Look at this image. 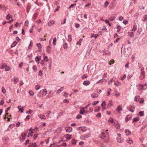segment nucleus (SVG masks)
Segmentation results:
<instances>
[{"label":"nucleus","instance_id":"nucleus-52","mask_svg":"<svg viewBox=\"0 0 147 147\" xmlns=\"http://www.w3.org/2000/svg\"><path fill=\"white\" fill-rule=\"evenodd\" d=\"M114 79V78H113L111 79L110 81H109L108 82V84H110L112 82L113 80Z\"/></svg>","mask_w":147,"mask_h":147},{"label":"nucleus","instance_id":"nucleus-48","mask_svg":"<svg viewBox=\"0 0 147 147\" xmlns=\"http://www.w3.org/2000/svg\"><path fill=\"white\" fill-rule=\"evenodd\" d=\"M108 121L111 123H112L113 122V119L112 118H110L109 119Z\"/></svg>","mask_w":147,"mask_h":147},{"label":"nucleus","instance_id":"nucleus-12","mask_svg":"<svg viewBox=\"0 0 147 147\" xmlns=\"http://www.w3.org/2000/svg\"><path fill=\"white\" fill-rule=\"evenodd\" d=\"M103 52H104L105 53V55H106L110 56L111 55V52L107 50L105 51L104 50Z\"/></svg>","mask_w":147,"mask_h":147},{"label":"nucleus","instance_id":"nucleus-8","mask_svg":"<svg viewBox=\"0 0 147 147\" xmlns=\"http://www.w3.org/2000/svg\"><path fill=\"white\" fill-rule=\"evenodd\" d=\"M90 84V82L88 80H86L84 81L83 83V84L84 86H88Z\"/></svg>","mask_w":147,"mask_h":147},{"label":"nucleus","instance_id":"nucleus-64","mask_svg":"<svg viewBox=\"0 0 147 147\" xmlns=\"http://www.w3.org/2000/svg\"><path fill=\"white\" fill-rule=\"evenodd\" d=\"M80 24H76L75 25V27L76 28H78L80 27Z\"/></svg>","mask_w":147,"mask_h":147},{"label":"nucleus","instance_id":"nucleus-14","mask_svg":"<svg viewBox=\"0 0 147 147\" xmlns=\"http://www.w3.org/2000/svg\"><path fill=\"white\" fill-rule=\"evenodd\" d=\"M117 109L118 112L119 113H120V112L122 110V107L119 106L117 107Z\"/></svg>","mask_w":147,"mask_h":147},{"label":"nucleus","instance_id":"nucleus-40","mask_svg":"<svg viewBox=\"0 0 147 147\" xmlns=\"http://www.w3.org/2000/svg\"><path fill=\"white\" fill-rule=\"evenodd\" d=\"M144 19H143V21L145 22L147 20V15H145L144 16Z\"/></svg>","mask_w":147,"mask_h":147},{"label":"nucleus","instance_id":"nucleus-54","mask_svg":"<svg viewBox=\"0 0 147 147\" xmlns=\"http://www.w3.org/2000/svg\"><path fill=\"white\" fill-rule=\"evenodd\" d=\"M71 138L70 136H69V134L67 135L66 138L68 140H69L71 139Z\"/></svg>","mask_w":147,"mask_h":147},{"label":"nucleus","instance_id":"nucleus-49","mask_svg":"<svg viewBox=\"0 0 147 147\" xmlns=\"http://www.w3.org/2000/svg\"><path fill=\"white\" fill-rule=\"evenodd\" d=\"M76 4L75 3L71 4L69 7V9L71 7L74 6H76Z\"/></svg>","mask_w":147,"mask_h":147},{"label":"nucleus","instance_id":"nucleus-3","mask_svg":"<svg viewBox=\"0 0 147 147\" xmlns=\"http://www.w3.org/2000/svg\"><path fill=\"white\" fill-rule=\"evenodd\" d=\"M141 87V88H140V90H146L147 88V85L146 84H141L139 85Z\"/></svg>","mask_w":147,"mask_h":147},{"label":"nucleus","instance_id":"nucleus-56","mask_svg":"<svg viewBox=\"0 0 147 147\" xmlns=\"http://www.w3.org/2000/svg\"><path fill=\"white\" fill-rule=\"evenodd\" d=\"M44 61L45 60H43L41 61L40 62V64L42 65L43 66L45 65V64L44 63Z\"/></svg>","mask_w":147,"mask_h":147},{"label":"nucleus","instance_id":"nucleus-32","mask_svg":"<svg viewBox=\"0 0 147 147\" xmlns=\"http://www.w3.org/2000/svg\"><path fill=\"white\" fill-rule=\"evenodd\" d=\"M57 40L56 38V37H55L53 39V44L54 45H56L55 42H56Z\"/></svg>","mask_w":147,"mask_h":147},{"label":"nucleus","instance_id":"nucleus-50","mask_svg":"<svg viewBox=\"0 0 147 147\" xmlns=\"http://www.w3.org/2000/svg\"><path fill=\"white\" fill-rule=\"evenodd\" d=\"M29 93L31 96H33L34 94V93L31 91H30L29 92Z\"/></svg>","mask_w":147,"mask_h":147},{"label":"nucleus","instance_id":"nucleus-23","mask_svg":"<svg viewBox=\"0 0 147 147\" xmlns=\"http://www.w3.org/2000/svg\"><path fill=\"white\" fill-rule=\"evenodd\" d=\"M128 34L131 37H133L134 36V34L133 32H128Z\"/></svg>","mask_w":147,"mask_h":147},{"label":"nucleus","instance_id":"nucleus-30","mask_svg":"<svg viewBox=\"0 0 147 147\" xmlns=\"http://www.w3.org/2000/svg\"><path fill=\"white\" fill-rule=\"evenodd\" d=\"M114 84L117 86H119L121 85V83L120 82H118L117 83L116 82H115L114 83Z\"/></svg>","mask_w":147,"mask_h":147},{"label":"nucleus","instance_id":"nucleus-18","mask_svg":"<svg viewBox=\"0 0 147 147\" xmlns=\"http://www.w3.org/2000/svg\"><path fill=\"white\" fill-rule=\"evenodd\" d=\"M55 21L53 20H51L49 22H48V25L49 26H51V25L54 24L55 23Z\"/></svg>","mask_w":147,"mask_h":147},{"label":"nucleus","instance_id":"nucleus-55","mask_svg":"<svg viewBox=\"0 0 147 147\" xmlns=\"http://www.w3.org/2000/svg\"><path fill=\"white\" fill-rule=\"evenodd\" d=\"M126 77V75L125 74H124L123 77L121 78V80H123Z\"/></svg>","mask_w":147,"mask_h":147},{"label":"nucleus","instance_id":"nucleus-13","mask_svg":"<svg viewBox=\"0 0 147 147\" xmlns=\"http://www.w3.org/2000/svg\"><path fill=\"white\" fill-rule=\"evenodd\" d=\"M21 136H22V138H20L21 139L24 140L25 139V137L26 136V135L25 134H24L23 133H22L21 134Z\"/></svg>","mask_w":147,"mask_h":147},{"label":"nucleus","instance_id":"nucleus-15","mask_svg":"<svg viewBox=\"0 0 147 147\" xmlns=\"http://www.w3.org/2000/svg\"><path fill=\"white\" fill-rule=\"evenodd\" d=\"M85 112L84 108L82 107L80 110V114L83 115L84 113Z\"/></svg>","mask_w":147,"mask_h":147},{"label":"nucleus","instance_id":"nucleus-28","mask_svg":"<svg viewBox=\"0 0 147 147\" xmlns=\"http://www.w3.org/2000/svg\"><path fill=\"white\" fill-rule=\"evenodd\" d=\"M127 142H128L129 144H131L132 143V140L131 138H129L127 139Z\"/></svg>","mask_w":147,"mask_h":147},{"label":"nucleus","instance_id":"nucleus-37","mask_svg":"<svg viewBox=\"0 0 147 147\" xmlns=\"http://www.w3.org/2000/svg\"><path fill=\"white\" fill-rule=\"evenodd\" d=\"M109 4V3L108 1H106L105 2L104 5V7H106Z\"/></svg>","mask_w":147,"mask_h":147},{"label":"nucleus","instance_id":"nucleus-27","mask_svg":"<svg viewBox=\"0 0 147 147\" xmlns=\"http://www.w3.org/2000/svg\"><path fill=\"white\" fill-rule=\"evenodd\" d=\"M100 137L102 139H103L104 138L106 137V136L104 133H102V134L101 136H100Z\"/></svg>","mask_w":147,"mask_h":147},{"label":"nucleus","instance_id":"nucleus-51","mask_svg":"<svg viewBox=\"0 0 147 147\" xmlns=\"http://www.w3.org/2000/svg\"><path fill=\"white\" fill-rule=\"evenodd\" d=\"M105 22L106 23H107L109 26H111V24L109 23V20H105Z\"/></svg>","mask_w":147,"mask_h":147},{"label":"nucleus","instance_id":"nucleus-53","mask_svg":"<svg viewBox=\"0 0 147 147\" xmlns=\"http://www.w3.org/2000/svg\"><path fill=\"white\" fill-rule=\"evenodd\" d=\"M18 80V78H16L15 79H14V84H16L17 83V82Z\"/></svg>","mask_w":147,"mask_h":147},{"label":"nucleus","instance_id":"nucleus-62","mask_svg":"<svg viewBox=\"0 0 147 147\" xmlns=\"http://www.w3.org/2000/svg\"><path fill=\"white\" fill-rule=\"evenodd\" d=\"M4 101L3 100H2L0 103V105H3L4 103Z\"/></svg>","mask_w":147,"mask_h":147},{"label":"nucleus","instance_id":"nucleus-9","mask_svg":"<svg viewBox=\"0 0 147 147\" xmlns=\"http://www.w3.org/2000/svg\"><path fill=\"white\" fill-rule=\"evenodd\" d=\"M125 132L126 134V135L127 136H129L131 135V132L128 129H126L125 131Z\"/></svg>","mask_w":147,"mask_h":147},{"label":"nucleus","instance_id":"nucleus-63","mask_svg":"<svg viewBox=\"0 0 147 147\" xmlns=\"http://www.w3.org/2000/svg\"><path fill=\"white\" fill-rule=\"evenodd\" d=\"M29 142V139H27V140L26 141V142L24 143L25 145H26L28 144Z\"/></svg>","mask_w":147,"mask_h":147},{"label":"nucleus","instance_id":"nucleus-24","mask_svg":"<svg viewBox=\"0 0 147 147\" xmlns=\"http://www.w3.org/2000/svg\"><path fill=\"white\" fill-rule=\"evenodd\" d=\"M91 96L93 98H97L98 96V95L96 94H92L91 95Z\"/></svg>","mask_w":147,"mask_h":147},{"label":"nucleus","instance_id":"nucleus-61","mask_svg":"<svg viewBox=\"0 0 147 147\" xmlns=\"http://www.w3.org/2000/svg\"><path fill=\"white\" fill-rule=\"evenodd\" d=\"M101 113H98L96 115V116L98 117H101Z\"/></svg>","mask_w":147,"mask_h":147},{"label":"nucleus","instance_id":"nucleus-4","mask_svg":"<svg viewBox=\"0 0 147 147\" xmlns=\"http://www.w3.org/2000/svg\"><path fill=\"white\" fill-rule=\"evenodd\" d=\"M32 146L33 147H38V145L36 144L35 143H30L28 145V147H31Z\"/></svg>","mask_w":147,"mask_h":147},{"label":"nucleus","instance_id":"nucleus-1","mask_svg":"<svg viewBox=\"0 0 147 147\" xmlns=\"http://www.w3.org/2000/svg\"><path fill=\"white\" fill-rule=\"evenodd\" d=\"M131 47H128L125 49L124 55L125 57H128L131 55V51H129Z\"/></svg>","mask_w":147,"mask_h":147},{"label":"nucleus","instance_id":"nucleus-16","mask_svg":"<svg viewBox=\"0 0 147 147\" xmlns=\"http://www.w3.org/2000/svg\"><path fill=\"white\" fill-rule=\"evenodd\" d=\"M135 109V107L134 106H131L129 110V111L131 112H133L134 111V110Z\"/></svg>","mask_w":147,"mask_h":147},{"label":"nucleus","instance_id":"nucleus-2","mask_svg":"<svg viewBox=\"0 0 147 147\" xmlns=\"http://www.w3.org/2000/svg\"><path fill=\"white\" fill-rule=\"evenodd\" d=\"M141 72L140 73V80H142L145 78V74L144 72L142 69L141 70Z\"/></svg>","mask_w":147,"mask_h":147},{"label":"nucleus","instance_id":"nucleus-45","mask_svg":"<svg viewBox=\"0 0 147 147\" xmlns=\"http://www.w3.org/2000/svg\"><path fill=\"white\" fill-rule=\"evenodd\" d=\"M10 67H7H7H6L5 68V70L6 71H8L10 69Z\"/></svg>","mask_w":147,"mask_h":147},{"label":"nucleus","instance_id":"nucleus-58","mask_svg":"<svg viewBox=\"0 0 147 147\" xmlns=\"http://www.w3.org/2000/svg\"><path fill=\"white\" fill-rule=\"evenodd\" d=\"M81 117L82 116L80 115H78L76 117V118L77 119H80Z\"/></svg>","mask_w":147,"mask_h":147},{"label":"nucleus","instance_id":"nucleus-19","mask_svg":"<svg viewBox=\"0 0 147 147\" xmlns=\"http://www.w3.org/2000/svg\"><path fill=\"white\" fill-rule=\"evenodd\" d=\"M84 135V138H89L90 136V133H87L85 134Z\"/></svg>","mask_w":147,"mask_h":147},{"label":"nucleus","instance_id":"nucleus-11","mask_svg":"<svg viewBox=\"0 0 147 147\" xmlns=\"http://www.w3.org/2000/svg\"><path fill=\"white\" fill-rule=\"evenodd\" d=\"M51 48L49 46L47 47L46 51L49 53L50 54L51 52Z\"/></svg>","mask_w":147,"mask_h":147},{"label":"nucleus","instance_id":"nucleus-25","mask_svg":"<svg viewBox=\"0 0 147 147\" xmlns=\"http://www.w3.org/2000/svg\"><path fill=\"white\" fill-rule=\"evenodd\" d=\"M12 18L11 15H9V14H8L6 17V19L7 20H9L10 18Z\"/></svg>","mask_w":147,"mask_h":147},{"label":"nucleus","instance_id":"nucleus-47","mask_svg":"<svg viewBox=\"0 0 147 147\" xmlns=\"http://www.w3.org/2000/svg\"><path fill=\"white\" fill-rule=\"evenodd\" d=\"M109 20L111 21H113L115 20L114 18H113V17L112 16H110L109 18Z\"/></svg>","mask_w":147,"mask_h":147},{"label":"nucleus","instance_id":"nucleus-33","mask_svg":"<svg viewBox=\"0 0 147 147\" xmlns=\"http://www.w3.org/2000/svg\"><path fill=\"white\" fill-rule=\"evenodd\" d=\"M105 104L106 103L105 101H104L102 102V103L101 105V106L102 107V108H104V109L105 108V107H104V105L105 106Z\"/></svg>","mask_w":147,"mask_h":147},{"label":"nucleus","instance_id":"nucleus-17","mask_svg":"<svg viewBox=\"0 0 147 147\" xmlns=\"http://www.w3.org/2000/svg\"><path fill=\"white\" fill-rule=\"evenodd\" d=\"M67 40L69 42H71L72 41V39L71 38V35H68Z\"/></svg>","mask_w":147,"mask_h":147},{"label":"nucleus","instance_id":"nucleus-41","mask_svg":"<svg viewBox=\"0 0 147 147\" xmlns=\"http://www.w3.org/2000/svg\"><path fill=\"white\" fill-rule=\"evenodd\" d=\"M117 29V32H119L120 30V28L119 25H118L117 26L116 28Z\"/></svg>","mask_w":147,"mask_h":147},{"label":"nucleus","instance_id":"nucleus-5","mask_svg":"<svg viewBox=\"0 0 147 147\" xmlns=\"http://www.w3.org/2000/svg\"><path fill=\"white\" fill-rule=\"evenodd\" d=\"M40 92L42 95H46L47 94V90L46 89H44L42 90H41Z\"/></svg>","mask_w":147,"mask_h":147},{"label":"nucleus","instance_id":"nucleus-29","mask_svg":"<svg viewBox=\"0 0 147 147\" xmlns=\"http://www.w3.org/2000/svg\"><path fill=\"white\" fill-rule=\"evenodd\" d=\"M140 98L139 96H135L134 98V100L136 101H138V99Z\"/></svg>","mask_w":147,"mask_h":147},{"label":"nucleus","instance_id":"nucleus-35","mask_svg":"<svg viewBox=\"0 0 147 147\" xmlns=\"http://www.w3.org/2000/svg\"><path fill=\"white\" fill-rule=\"evenodd\" d=\"M40 86L39 85H37L35 86V89L36 90H37L40 89Z\"/></svg>","mask_w":147,"mask_h":147},{"label":"nucleus","instance_id":"nucleus-34","mask_svg":"<svg viewBox=\"0 0 147 147\" xmlns=\"http://www.w3.org/2000/svg\"><path fill=\"white\" fill-rule=\"evenodd\" d=\"M67 45L68 44L67 43H65L63 45V47L65 49H67L68 47L67 46Z\"/></svg>","mask_w":147,"mask_h":147},{"label":"nucleus","instance_id":"nucleus-43","mask_svg":"<svg viewBox=\"0 0 147 147\" xmlns=\"http://www.w3.org/2000/svg\"><path fill=\"white\" fill-rule=\"evenodd\" d=\"M32 69L34 71H36L37 69L36 66L35 65H34L33 66Z\"/></svg>","mask_w":147,"mask_h":147},{"label":"nucleus","instance_id":"nucleus-31","mask_svg":"<svg viewBox=\"0 0 147 147\" xmlns=\"http://www.w3.org/2000/svg\"><path fill=\"white\" fill-rule=\"evenodd\" d=\"M137 29V26L135 25H134L133 27L132 30L133 31H135Z\"/></svg>","mask_w":147,"mask_h":147},{"label":"nucleus","instance_id":"nucleus-6","mask_svg":"<svg viewBox=\"0 0 147 147\" xmlns=\"http://www.w3.org/2000/svg\"><path fill=\"white\" fill-rule=\"evenodd\" d=\"M131 118V116L130 115H127L125 117V120L126 122L130 120Z\"/></svg>","mask_w":147,"mask_h":147},{"label":"nucleus","instance_id":"nucleus-38","mask_svg":"<svg viewBox=\"0 0 147 147\" xmlns=\"http://www.w3.org/2000/svg\"><path fill=\"white\" fill-rule=\"evenodd\" d=\"M139 113L141 116H143L144 114V112L143 111H140L139 112Z\"/></svg>","mask_w":147,"mask_h":147},{"label":"nucleus","instance_id":"nucleus-26","mask_svg":"<svg viewBox=\"0 0 147 147\" xmlns=\"http://www.w3.org/2000/svg\"><path fill=\"white\" fill-rule=\"evenodd\" d=\"M139 119L138 117L134 118L133 119V122H136L137 121H139Z\"/></svg>","mask_w":147,"mask_h":147},{"label":"nucleus","instance_id":"nucleus-36","mask_svg":"<svg viewBox=\"0 0 147 147\" xmlns=\"http://www.w3.org/2000/svg\"><path fill=\"white\" fill-rule=\"evenodd\" d=\"M1 89H2L1 91H2V92L3 94L5 93H6V91L5 89V88L3 87Z\"/></svg>","mask_w":147,"mask_h":147},{"label":"nucleus","instance_id":"nucleus-60","mask_svg":"<svg viewBox=\"0 0 147 147\" xmlns=\"http://www.w3.org/2000/svg\"><path fill=\"white\" fill-rule=\"evenodd\" d=\"M127 22H128V21H127V20H124L123 22V23L125 24H127Z\"/></svg>","mask_w":147,"mask_h":147},{"label":"nucleus","instance_id":"nucleus-57","mask_svg":"<svg viewBox=\"0 0 147 147\" xmlns=\"http://www.w3.org/2000/svg\"><path fill=\"white\" fill-rule=\"evenodd\" d=\"M63 102L64 103H65L67 102V103H68L69 102V101L67 99H65L63 101Z\"/></svg>","mask_w":147,"mask_h":147},{"label":"nucleus","instance_id":"nucleus-22","mask_svg":"<svg viewBox=\"0 0 147 147\" xmlns=\"http://www.w3.org/2000/svg\"><path fill=\"white\" fill-rule=\"evenodd\" d=\"M7 65L5 64H2L1 65V69H3L7 67Z\"/></svg>","mask_w":147,"mask_h":147},{"label":"nucleus","instance_id":"nucleus-46","mask_svg":"<svg viewBox=\"0 0 147 147\" xmlns=\"http://www.w3.org/2000/svg\"><path fill=\"white\" fill-rule=\"evenodd\" d=\"M120 125L119 124H117L115 125V127H116V128L119 129L120 128Z\"/></svg>","mask_w":147,"mask_h":147},{"label":"nucleus","instance_id":"nucleus-10","mask_svg":"<svg viewBox=\"0 0 147 147\" xmlns=\"http://www.w3.org/2000/svg\"><path fill=\"white\" fill-rule=\"evenodd\" d=\"M116 139H117V142H118L121 143H122L123 141V140L121 138V137H117V138Z\"/></svg>","mask_w":147,"mask_h":147},{"label":"nucleus","instance_id":"nucleus-39","mask_svg":"<svg viewBox=\"0 0 147 147\" xmlns=\"http://www.w3.org/2000/svg\"><path fill=\"white\" fill-rule=\"evenodd\" d=\"M40 59V58L38 56H36L35 57V61L37 62L39 61V60Z\"/></svg>","mask_w":147,"mask_h":147},{"label":"nucleus","instance_id":"nucleus-59","mask_svg":"<svg viewBox=\"0 0 147 147\" xmlns=\"http://www.w3.org/2000/svg\"><path fill=\"white\" fill-rule=\"evenodd\" d=\"M103 82V80L102 79H100L99 81L96 82L97 84H99L100 83H102Z\"/></svg>","mask_w":147,"mask_h":147},{"label":"nucleus","instance_id":"nucleus-21","mask_svg":"<svg viewBox=\"0 0 147 147\" xmlns=\"http://www.w3.org/2000/svg\"><path fill=\"white\" fill-rule=\"evenodd\" d=\"M36 45L37 47L39 49H40V51H41V49L42 48V46L41 45L40 43H37L36 44Z\"/></svg>","mask_w":147,"mask_h":147},{"label":"nucleus","instance_id":"nucleus-7","mask_svg":"<svg viewBox=\"0 0 147 147\" xmlns=\"http://www.w3.org/2000/svg\"><path fill=\"white\" fill-rule=\"evenodd\" d=\"M66 131L67 133L70 132L72 131V128L71 127H68L65 128Z\"/></svg>","mask_w":147,"mask_h":147},{"label":"nucleus","instance_id":"nucleus-44","mask_svg":"<svg viewBox=\"0 0 147 147\" xmlns=\"http://www.w3.org/2000/svg\"><path fill=\"white\" fill-rule=\"evenodd\" d=\"M87 77V75L86 74H84L82 76V79H84V78H86Z\"/></svg>","mask_w":147,"mask_h":147},{"label":"nucleus","instance_id":"nucleus-20","mask_svg":"<svg viewBox=\"0 0 147 147\" xmlns=\"http://www.w3.org/2000/svg\"><path fill=\"white\" fill-rule=\"evenodd\" d=\"M38 116L41 119H46V117L45 115H38Z\"/></svg>","mask_w":147,"mask_h":147},{"label":"nucleus","instance_id":"nucleus-42","mask_svg":"<svg viewBox=\"0 0 147 147\" xmlns=\"http://www.w3.org/2000/svg\"><path fill=\"white\" fill-rule=\"evenodd\" d=\"M99 102L98 101H94L92 103V105H96L97 103H98Z\"/></svg>","mask_w":147,"mask_h":147}]
</instances>
